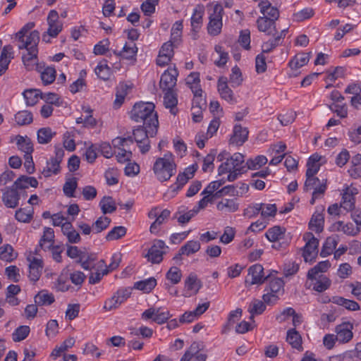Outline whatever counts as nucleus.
<instances>
[{"label":"nucleus","mask_w":361,"mask_h":361,"mask_svg":"<svg viewBox=\"0 0 361 361\" xmlns=\"http://www.w3.org/2000/svg\"><path fill=\"white\" fill-rule=\"evenodd\" d=\"M34 299L35 304L38 306L50 305L55 301L54 295L49 293L47 290H45L39 291L35 296Z\"/></svg>","instance_id":"nucleus-31"},{"label":"nucleus","mask_w":361,"mask_h":361,"mask_svg":"<svg viewBox=\"0 0 361 361\" xmlns=\"http://www.w3.org/2000/svg\"><path fill=\"white\" fill-rule=\"evenodd\" d=\"M18 149L25 152V155L32 154L34 149L31 140L25 136L18 135L16 137Z\"/></svg>","instance_id":"nucleus-32"},{"label":"nucleus","mask_w":361,"mask_h":361,"mask_svg":"<svg viewBox=\"0 0 361 361\" xmlns=\"http://www.w3.org/2000/svg\"><path fill=\"white\" fill-rule=\"evenodd\" d=\"M154 109L155 105L152 102L136 103L130 111V118L135 122H142L143 125L159 126L158 116Z\"/></svg>","instance_id":"nucleus-2"},{"label":"nucleus","mask_w":361,"mask_h":361,"mask_svg":"<svg viewBox=\"0 0 361 361\" xmlns=\"http://www.w3.org/2000/svg\"><path fill=\"white\" fill-rule=\"evenodd\" d=\"M171 314L169 311H162L161 307H151L146 310L142 314V318L144 319H152L154 322L158 324H162L166 322L171 317Z\"/></svg>","instance_id":"nucleus-10"},{"label":"nucleus","mask_w":361,"mask_h":361,"mask_svg":"<svg viewBox=\"0 0 361 361\" xmlns=\"http://www.w3.org/2000/svg\"><path fill=\"white\" fill-rule=\"evenodd\" d=\"M55 135L49 127L42 128L37 131V141L39 144H47Z\"/></svg>","instance_id":"nucleus-39"},{"label":"nucleus","mask_w":361,"mask_h":361,"mask_svg":"<svg viewBox=\"0 0 361 361\" xmlns=\"http://www.w3.org/2000/svg\"><path fill=\"white\" fill-rule=\"evenodd\" d=\"M56 70L53 67L46 68L41 73V79L44 85L51 84L56 79Z\"/></svg>","instance_id":"nucleus-47"},{"label":"nucleus","mask_w":361,"mask_h":361,"mask_svg":"<svg viewBox=\"0 0 361 361\" xmlns=\"http://www.w3.org/2000/svg\"><path fill=\"white\" fill-rule=\"evenodd\" d=\"M231 72L232 73L230 75L229 82L232 87H238L241 84L243 81L241 71L237 66H235L232 68Z\"/></svg>","instance_id":"nucleus-55"},{"label":"nucleus","mask_w":361,"mask_h":361,"mask_svg":"<svg viewBox=\"0 0 361 361\" xmlns=\"http://www.w3.org/2000/svg\"><path fill=\"white\" fill-rule=\"evenodd\" d=\"M30 327L28 326H20L12 334V338L15 342L21 341L27 338L30 333Z\"/></svg>","instance_id":"nucleus-51"},{"label":"nucleus","mask_w":361,"mask_h":361,"mask_svg":"<svg viewBox=\"0 0 361 361\" xmlns=\"http://www.w3.org/2000/svg\"><path fill=\"white\" fill-rule=\"evenodd\" d=\"M153 171L159 181L164 182L169 180L176 173V164L173 155L168 152L163 157L157 159L153 166Z\"/></svg>","instance_id":"nucleus-3"},{"label":"nucleus","mask_w":361,"mask_h":361,"mask_svg":"<svg viewBox=\"0 0 361 361\" xmlns=\"http://www.w3.org/2000/svg\"><path fill=\"white\" fill-rule=\"evenodd\" d=\"M78 187V182L75 178L68 180L63 187L64 194L68 197H75L74 192Z\"/></svg>","instance_id":"nucleus-52"},{"label":"nucleus","mask_w":361,"mask_h":361,"mask_svg":"<svg viewBox=\"0 0 361 361\" xmlns=\"http://www.w3.org/2000/svg\"><path fill=\"white\" fill-rule=\"evenodd\" d=\"M265 204L264 203L249 205L246 209H244L243 216L249 219L256 216L260 212L262 207Z\"/></svg>","instance_id":"nucleus-57"},{"label":"nucleus","mask_w":361,"mask_h":361,"mask_svg":"<svg viewBox=\"0 0 361 361\" xmlns=\"http://www.w3.org/2000/svg\"><path fill=\"white\" fill-rule=\"evenodd\" d=\"M356 188H348L343 193L342 201L341 202V207L346 211H351L355 208V199L354 195L357 194Z\"/></svg>","instance_id":"nucleus-21"},{"label":"nucleus","mask_w":361,"mask_h":361,"mask_svg":"<svg viewBox=\"0 0 361 361\" xmlns=\"http://www.w3.org/2000/svg\"><path fill=\"white\" fill-rule=\"evenodd\" d=\"M269 279H271L270 275L264 276L263 267L259 264H256L248 269V276L245 283L249 286L261 285Z\"/></svg>","instance_id":"nucleus-8"},{"label":"nucleus","mask_w":361,"mask_h":361,"mask_svg":"<svg viewBox=\"0 0 361 361\" xmlns=\"http://www.w3.org/2000/svg\"><path fill=\"white\" fill-rule=\"evenodd\" d=\"M262 17H266L274 21H276L279 18V11L275 6H272L268 0H262L259 4Z\"/></svg>","instance_id":"nucleus-19"},{"label":"nucleus","mask_w":361,"mask_h":361,"mask_svg":"<svg viewBox=\"0 0 361 361\" xmlns=\"http://www.w3.org/2000/svg\"><path fill=\"white\" fill-rule=\"evenodd\" d=\"M99 206L104 214L113 213L116 211V202L111 196H104L99 202Z\"/></svg>","instance_id":"nucleus-38"},{"label":"nucleus","mask_w":361,"mask_h":361,"mask_svg":"<svg viewBox=\"0 0 361 361\" xmlns=\"http://www.w3.org/2000/svg\"><path fill=\"white\" fill-rule=\"evenodd\" d=\"M182 277L181 271L176 267H172L166 274V278L173 284L178 283Z\"/></svg>","instance_id":"nucleus-54"},{"label":"nucleus","mask_w":361,"mask_h":361,"mask_svg":"<svg viewBox=\"0 0 361 361\" xmlns=\"http://www.w3.org/2000/svg\"><path fill=\"white\" fill-rule=\"evenodd\" d=\"M284 283L283 281L280 278H274L269 281V288L265 290H270L271 293H276L283 287Z\"/></svg>","instance_id":"nucleus-61"},{"label":"nucleus","mask_w":361,"mask_h":361,"mask_svg":"<svg viewBox=\"0 0 361 361\" xmlns=\"http://www.w3.org/2000/svg\"><path fill=\"white\" fill-rule=\"evenodd\" d=\"M331 267L329 260L319 262L313 268L310 269L307 273V279L310 280L316 279V275L319 272H325Z\"/></svg>","instance_id":"nucleus-37"},{"label":"nucleus","mask_w":361,"mask_h":361,"mask_svg":"<svg viewBox=\"0 0 361 361\" xmlns=\"http://www.w3.org/2000/svg\"><path fill=\"white\" fill-rule=\"evenodd\" d=\"M168 248L162 240H154L153 245L149 249L145 257L152 264H159L163 260V255L166 253L164 249Z\"/></svg>","instance_id":"nucleus-9"},{"label":"nucleus","mask_w":361,"mask_h":361,"mask_svg":"<svg viewBox=\"0 0 361 361\" xmlns=\"http://www.w3.org/2000/svg\"><path fill=\"white\" fill-rule=\"evenodd\" d=\"M170 214V210L167 209H163L159 215L157 216L155 221L151 224L149 228L150 233L157 234L160 230V226L168 220Z\"/></svg>","instance_id":"nucleus-26"},{"label":"nucleus","mask_w":361,"mask_h":361,"mask_svg":"<svg viewBox=\"0 0 361 361\" xmlns=\"http://www.w3.org/2000/svg\"><path fill=\"white\" fill-rule=\"evenodd\" d=\"M41 93L38 90H27L23 93L27 106H34L38 102V97H41Z\"/></svg>","instance_id":"nucleus-45"},{"label":"nucleus","mask_w":361,"mask_h":361,"mask_svg":"<svg viewBox=\"0 0 361 361\" xmlns=\"http://www.w3.org/2000/svg\"><path fill=\"white\" fill-rule=\"evenodd\" d=\"M200 350L201 344L198 342H193L185 351L180 361H205L207 355L201 353Z\"/></svg>","instance_id":"nucleus-11"},{"label":"nucleus","mask_w":361,"mask_h":361,"mask_svg":"<svg viewBox=\"0 0 361 361\" xmlns=\"http://www.w3.org/2000/svg\"><path fill=\"white\" fill-rule=\"evenodd\" d=\"M137 50L135 43L130 42L129 43L126 42L123 49L119 52L114 51V54L126 59H133L136 56Z\"/></svg>","instance_id":"nucleus-28"},{"label":"nucleus","mask_w":361,"mask_h":361,"mask_svg":"<svg viewBox=\"0 0 361 361\" xmlns=\"http://www.w3.org/2000/svg\"><path fill=\"white\" fill-rule=\"evenodd\" d=\"M278 118L282 126H288L294 121L295 113L292 111H286L279 114Z\"/></svg>","instance_id":"nucleus-64"},{"label":"nucleus","mask_w":361,"mask_h":361,"mask_svg":"<svg viewBox=\"0 0 361 361\" xmlns=\"http://www.w3.org/2000/svg\"><path fill=\"white\" fill-rule=\"evenodd\" d=\"M17 257V253L14 252L11 245L6 244L0 247V259L6 262H11Z\"/></svg>","instance_id":"nucleus-43"},{"label":"nucleus","mask_w":361,"mask_h":361,"mask_svg":"<svg viewBox=\"0 0 361 361\" xmlns=\"http://www.w3.org/2000/svg\"><path fill=\"white\" fill-rule=\"evenodd\" d=\"M157 125L139 126L133 130V142H135L142 154H146L150 149V141L149 137H154L158 132Z\"/></svg>","instance_id":"nucleus-4"},{"label":"nucleus","mask_w":361,"mask_h":361,"mask_svg":"<svg viewBox=\"0 0 361 361\" xmlns=\"http://www.w3.org/2000/svg\"><path fill=\"white\" fill-rule=\"evenodd\" d=\"M303 240L306 241V244L302 248V257L306 262H312L315 259L318 253L319 240L310 232L304 234Z\"/></svg>","instance_id":"nucleus-7"},{"label":"nucleus","mask_w":361,"mask_h":361,"mask_svg":"<svg viewBox=\"0 0 361 361\" xmlns=\"http://www.w3.org/2000/svg\"><path fill=\"white\" fill-rule=\"evenodd\" d=\"M338 243V237L337 235H331L328 237L322 248L320 252V256L322 257H326L330 255L333 250L336 249Z\"/></svg>","instance_id":"nucleus-27"},{"label":"nucleus","mask_w":361,"mask_h":361,"mask_svg":"<svg viewBox=\"0 0 361 361\" xmlns=\"http://www.w3.org/2000/svg\"><path fill=\"white\" fill-rule=\"evenodd\" d=\"M204 13V7L203 5L198 4L194 9L193 14L191 17L192 31L197 32L202 25V17Z\"/></svg>","instance_id":"nucleus-22"},{"label":"nucleus","mask_w":361,"mask_h":361,"mask_svg":"<svg viewBox=\"0 0 361 361\" xmlns=\"http://www.w3.org/2000/svg\"><path fill=\"white\" fill-rule=\"evenodd\" d=\"M331 281L326 276H320L319 279L314 283L313 289L317 292H323L329 288Z\"/></svg>","instance_id":"nucleus-58"},{"label":"nucleus","mask_w":361,"mask_h":361,"mask_svg":"<svg viewBox=\"0 0 361 361\" xmlns=\"http://www.w3.org/2000/svg\"><path fill=\"white\" fill-rule=\"evenodd\" d=\"M286 341L292 348L297 349L299 351H302L303 350L302 346V337L295 329H291L288 331Z\"/></svg>","instance_id":"nucleus-25"},{"label":"nucleus","mask_w":361,"mask_h":361,"mask_svg":"<svg viewBox=\"0 0 361 361\" xmlns=\"http://www.w3.org/2000/svg\"><path fill=\"white\" fill-rule=\"evenodd\" d=\"M238 42L245 49L249 50L250 49V32L249 30H244L240 32Z\"/></svg>","instance_id":"nucleus-62"},{"label":"nucleus","mask_w":361,"mask_h":361,"mask_svg":"<svg viewBox=\"0 0 361 361\" xmlns=\"http://www.w3.org/2000/svg\"><path fill=\"white\" fill-rule=\"evenodd\" d=\"M127 233V228L122 226L114 227L106 235L107 241L116 240L125 236Z\"/></svg>","instance_id":"nucleus-41"},{"label":"nucleus","mask_w":361,"mask_h":361,"mask_svg":"<svg viewBox=\"0 0 361 361\" xmlns=\"http://www.w3.org/2000/svg\"><path fill=\"white\" fill-rule=\"evenodd\" d=\"M201 245L200 242L197 240L188 241L181 248V252L185 255L189 256L198 252L200 250Z\"/></svg>","instance_id":"nucleus-46"},{"label":"nucleus","mask_w":361,"mask_h":361,"mask_svg":"<svg viewBox=\"0 0 361 361\" xmlns=\"http://www.w3.org/2000/svg\"><path fill=\"white\" fill-rule=\"evenodd\" d=\"M310 54L311 53H302L295 56L288 63L290 68L297 69L307 64L310 61Z\"/></svg>","instance_id":"nucleus-34"},{"label":"nucleus","mask_w":361,"mask_h":361,"mask_svg":"<svg viewBox=\"0 0 361 361\" xmlns=\"http://www.w3.org/2000/svg\"><path fill=\"white\" fill-rule=\"evenodd\" d=\"M35 27L33 22L25 24L16 34V37L19 42L20 49H26L27 54L23 55L22 59L26 68L31 70L37 62L39 32L37 30L30 32Z\"/></svg>","instance_id":"nucleus-1"},{"label":"nucleus","mask_w":361,"mask_h":361,"mask_svg":"<svg viewBox=\"0 0 361 361\" xmlns=\"http://www.w3.org/2000/svg\"><path fill=\"white\" fill-rule=\"evenodd\" d=\"M324 188V194L327 189V179L323 178L319 180L317 177H307L306 178L303 190L305 192L313 190V191H317L320 188Z\"/></svg>","instance_id":"nucleus-20"},{"label":"nucleus","mask_w":361,"mask_h":361,"mask_svg":"<svg viewBox=\"0 0 361 361\" xmlns=\"http://www.w3.org/2000/svg\"><path fill=\"white\" fill-rule=\"evenodd\" d=\"M257 25L259 32L267 35L275 36L276 33V21L266 17H259L257 20Z\"/></svg>","instance_id":"nucleus-18"},{"label":"nucleus","mask_w":361,"mask_h":361,"mask_svg":"<svg viewBox=\"0 0 361 361\" xmlns=\"http://www.w3.org/2000/svg\"><path fill=\"white\" fill-rule=\"evenodd\" d=\"M238 207L239 204L236 202V199H223L216 205L218 210L228 213L235 212Z\"/></svg>","instance_id":"nucleus-29"},{"label":"nucleus","mask_w":361,"mask_h":361,"mask_svg":"<svg viewBox=\"0 0 361 361\" xmlns=\"http://www.w3.org/2000/svg\"><path fill=\"white\" fill-rule=\"evenodd\" d=\"M173 219H176L180 224H185L190 221L186 214V208L184 206L178 208L173 216Z\"/></svg>","instance_id":"nucleus-63"},{"label":"nucleus","mask_w":361,"mask_h":361,"mask_svg":"<svg viewBox=\"0 0 361 361\" xmlns=\"http://www.w3.org/2000/svg\"><path fill=\"white\" fill-rule=\"evenodd\" d=\"M336 225L338 231H342L345 234L348 235H355L360 232V228L358 227L355 228L352 223L345 224L343 221H338Z\"/></svg>","instance_id":"nucleus-49"},{"label":"nucleus","mask_w":361,"mask_h":361,"mask_svg":"<svg viewBox=\"0 0 361 361\" xmlns=\"http://www.w3.org/2000/svg\"><path fill=\"white\" fill-rule=\"evenodd\" d=\"M185 286L188 290H194L195 293H197L201 288V283L196 275L190 274L185 281Z\"/></svg>","instance_id":"nucleus-53"},{"label":"nucleus","mask_w":361,"mask_h":361,"mask_svg":"<svg viewBox=\"0 0 361 361\" xmlns=\"http://www.w3.org/2000/svg\"><path fill=\"white\" fill-rule=\"evenodd\" d=\"M314 15V10L310 8H306L300 11H298L293 14V17L295 20L301 22L306 19H308L313 16Z\"/></svg>","instance_id":"nucleus-60"},{"label":"nucleus","mask_w":361,"mask_h":361,"mask_svg":"<svg viewBox=\"0 0 361 361\" xmlns=\"http://www.w3.org/2000/svg\"><path fill=\"white\" fill-rule=\"evenodd\" d=\"M224 8L220 4L216 3L213 7V11L209 14V22L207 25L208 33L213 36L218 35L222 28V17Z\"/></svg>","instance_id":"nucleus-6"},{"label":"nucleus","mask_w":361,"mask_h":361,"mask_svg":"<svg viewBox=\"0 0 361 361\" xmlns=\"http://www.w3.org/2000/svg\"><path fill=\"white\" fill-rule=\"evenodd\" d=\"M265 310L266 305L264 302L257 299L252 300L248 307V312L251 314L250 319L254 321V316L262 314Z\"/></svg>","instance_id":"nucleus-35"},{"label":"nucleus","mask_w":361,"mask_h":361,"mask_svg":"<svg viewBox=\"0 0 361 361\" xmlns=\"http://www.w3.org/2000/svg\"><path fill=\"white\" fill-rule=\"evenodd\" d=\"M54 231L53 228L45 227L43 235L42 236L39 247L44 250H50L54 246Z\"/></svg>","instance_id":"nucleus-23"},{"label":"nucleus","mask_w":361,"mask_h":361,"mask_svg":"<svg viewBox=\"0 0 361 361\" xmlns=\"http://www.w3.org/2000/svg\"><path fill=\"white\" fill-rule=\"evenodd\" d=\"M111 223L110 218L107 216H100L92 224V231L95 233H101L102 231L107 228Z\"/></svg>","instance_id":"nucleus-48"},{"label":"nucleus","mask_w":361,"mask_h":361,"mask_svg":"<svg viewBox=\"0 0 361 361\" xmlns=\"http://www.w3.org/2000/svg\"><path fill=\"white\" fill-rule=\"evenodd\" d=\"M183 30V22L181 20L176 21L171 28V40L176 42L180 40Z\"/></svg>","instance_id":"nucleus-59"},{"label":"nucleus","mask_w":361,"mask_h":361,"mask_svg":"<svg viewBox=\"0 0 361 361\" xmlns=\"http://www.w3.org/2000/svg\"><path fill=\"white\" fill-rule=\"evenodd\" d=\"M165 92L164 97V105L166 108H170L171 113L175 115L176 112L173 111V109L178 104L177 94L173 90H166Z\"/></svg>","instance_id":"nucleus-36"},{"label":"nucleus","mask_w":361,"mask_h":361,"mask_svg":"<svg viewBox=\"0 0 361 361\" xmlns=\"http://www.w3.org/2000/svg\"><path fill=\"white\" fill-rule=\"evenodd\" d=\"M157 285V281L154 277H151L144 281H140L134 284V288L145 292L151 291Z\"/></svg>","instance_id":"nucleus-44"},{"label":"nucleus","mask_w":361,"mask_h":361,"mask_svg":"<svg viewBox=\"0 0 361 361\" xmlns=\"http://www.w3.org/2000/svg\"><path fill=\"white\" fill-rule=\"evenodd\" d=\"M353 326L350 322H343L336 327V339L342 343L349 342L353 336Z\"/></svg>","instance_id":"nucleus-14"},{"label":"nucleus","mask_w":361,"mask_h":361,"mask_svg":"<svg viewBox=\"0 0 361 361\" xmlns=\"http://www.w3.org/2000/svg\"><path fill=\"white\" fill-rule=\"evenodd\" d=\"M329 301L343 306L348 310L356 311L360 310V305L356 301L345 299L343 297L335 296L333 297L332 299L329 300Z\"/></svg>","instance_id":"nucleus-30"},{"label":"nucleus","mask_w":361,"mask_h":361,"mask_svg":"<svg viewBox=\"0 0 361 361\" xmlns=\"http://www.w3.org/2000/svg\"><path fill=\"white\" fill-rule=\"evenodd\" d=\"M267 162V159L265 156L259 155L255 157V159H248L246 162L247 169H256L257 167H261L265 165Z\"/></svg>","instance_id":"nucleus-56"},{"label":"nucleus","mask_w":361,"mask_h":361,"mask_svg":"<svg viewBox=\"0 0 361 361\" xmlns=\"http://www.w3.org/2000/svg\"><path fill=\"white\" fill-rule=\"evenodd\" d=\"M217 90L221 99L231 103H234L235 102L233 92L228 86V79L226 77H219L217 83Z\"/></svg>","instance_id":"nucleus-17"},{"label":"nucleus","mask_w":361,"mask_h":361,"mask_svg":"<svg viewBox=\"0 0 361 361\" xmlns=\"http://www.w3.org/2000/svg\"><path fill=\"white\" fill-rule=\"evenodd\" d=\"M15 186L6 188L3 195L2 201L8 208H16L18 205L20 194Z\"/></svg>","instance_id":"nucleus-13"},{"label":"nucleus","mask_w":361,"mask_h":361,"mask_svg":"<svg viewBox=\"0 0 361 361\" xmlns=\"http://www.w3.org/2000/svg\"><path fill=\"white\" fill-rule=\"evenodd\" d=\"M15 121L18 126H26L33 121L32 114L27 110L20 111L15 114Z\"/></svg>","instance_id":"nucleus-40"},{"label":"nucleus","mask_w":361,"mask_h":361,"mask_svg":"<svg viewBox=\"0 0 361 361\" xmlns=\"http://www.w3.org/2000/svg\"><path fill=\"white\" fill-rule=\"evenodd\" d=\"M285 233V228L275 226L269 229L265 233L267 238L271 242H276L282 238Z\"/></svg>","instance_id":"nucleus-42"},{"label":"nucleus","mask_w":361,"mask_h":361,"mask_svg":"<svg viewBox=\"0 0 361 361\" xmlns=\"http://www.w3.org/2000/svg\"><path fill=\"white\" fill-rule=\"evenodd\" d=\"M324 217L322 213H314L309 223L310 229L321 233L324 229Z\"/></svg>","instance_id":"nucleus-33"},{"label":"nucleus","mask_w":361,"mask_h":361,"mask_svg":"<svg viewBox=\"0 0 361 361\" xmlns=\"http://www.w3.org/2000/svg\"><path fill=\"white\" fill-rule=\"evenodd\" d=\"M64 156V150L61 147H55V156L51 157L47 161V165L41 171L45 178H49L51 175H57L60 171V164Z\"/></svg>","instance_id":"nucleus-5"},{"label":"nucleus","mask_w":361,"mask_h":361,"mask_svg":"<svg viewBox=\"0 0 361 361\" xmlns=\"http://www.w3.org/2000/svg\"><path fill=\"white\" fill-rule=\"evenodd\" d=\"M249 131L247 128L242 127L241 125H235L233 134L231 136L229 142L231 145L241 146L247 140Z\"/></svg>","instance_id":"nucleus-15"},{"label":"nucleus","mask_w":361,"mask_h":361,"mask_svg":"<svg viewBox=\"0 0 361 361\" xmlns=\"http://www.w3.org/2000/svg\"><path fill=\"white\" fill-rule=\"evenodd\" d=\"M29 264V278L32 281H37L39 280L42 270L43 268V262L41 259H38L33 256L27 257Z\"/></svg>","instance_id":"nucleus-16"},{"label":"nucleus","mask_w":361,"mask_h":361,"mask_svg":"<svg viewBox=\"0 0 361 361\" xmlns=\"http://www.w3.org/2000/svg\"><path fill=\"white\" fill-rule=\"evenodd\" d=\"M13 47L11 45L5 46L0 55V76L2 75L8 69L11 62V55L12 54Z\"/></svg>","instance_id":"nucleus-24"},{"label":"nucleus","mask_w":361,"mask_h":361,"mask_svg":"<svg viewBox=\"0 0 361 361\" xmlns=\"http://www.w3.org/2000/svg\"><path fill=\"white\" fill-rule=\"evenodd\" d=\"M94 71L97 75L104 80H108L111 75V68L106 63V61L100 62L95 68Z\"/></svg>","instance_id":"nucleus-50"},{"label":"nucleus","mask_w":361,"mask_h":361,"mask_svg":"<svg viewBox=\"0 0 361 361\" xmlns=\"http://www.w3.org/2000/svg\"><path fill=\"white\" fill-rule=\"evenodd\" d=\"M178 75V72L175 67L164 71L161 76L159 82L160 87L162 90H173V87L176 85Z\"/></svg>","instance_id":"nucleus-12"}]
</instances>
